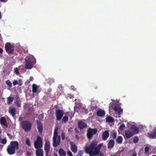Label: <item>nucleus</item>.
Here are the masks:
<instances>
[{"instance_id": "nucleus-19", "label": "nucleus", "mask_w": 156, "mask_h": 156, "mask_svg": "<svg viewBox=\"0 0 156 156\" xmlns=\"http://www.w3.org/2000/svg\"><path fill=\"white\" fill-rule=\"evenodd\" d=\"M130 129L132 131V133H134V135L138 133L139 128L137 127L132 126L131 127Z\"/></svg>"}, {"instance_id": "nucleus-17", "label": "nucleus", "mask_w": 156, "mask_h": 156, "mask_svg": "<svg viewBox=\"0 0 156 156\" xmlns=\"http://www.w3.org/2000/svg\"><path fill=\"white\" fill-rule=\"evenodd\" d=\"M16 111V109L15 108L10 107L9 108V112L13 117L15 115Z\"/></svg>"}, {"instance_id": "nucleus-45", "label": "nucleus", "mask_w": 156, "mask_h": 156, "mask_svg": "<svg viewBox=\"0 0 156 156\" xmlns=\"http://www.w3.org/2000/svg\"><path fill=\"white\" fill-rule=\"evenodd\" d=\"M71 88L72 90L74 91L76 90V88L74 86H71Z\"/></svg>"}, {"instance_id": "nucleus-53", "label": "nucleus", "mask_w": 156, "mask_h": 156, "mask_svg": "<svg viewBox=\"0 0 156 156\" xmlns=\"http://www.w3.org/2000/svg\"><path fill=\"white\" fill-rule=\"evenodd\" d=\"M30 80H31V81H32L33 80V77H31V76L30 77Z\"/></svg>"}, {"instance_id": "nucleus-23", "label": "nucleus", "mask_w": 156, "mask_h": 156, "mask_svg": "<svg viewBox=\"0 0 156 156\" xmlns=\"http://www.w3.org/2000/svg\"><path fill=\"white\" fill-rule=\"evenodd\" d=\"M58 154L60 156H65L66 153L63 149L60 148L59 150Z\"/></svg>"}, {"instance_id": "nucleus-43", "label": "nucleus", "mask_w": 156, "mask_h": 156, "mask_svg": "<svg viewBox=\"0 0 156 156\" xmlns=\"http://www.w3.org/2000/svg\"><path fill=\"white\" fill-rule=\"evenodd\" d=\"M67 153L68 155H69V156H73L72 153L69 151H67Z\"/></svg>"}, {"instance_id": "nucleus-47", "label": "nucleus", "mask_w": 156, "mask_h": 156, "mask_svg": "<svg viewBox=\"0 0 156 156\" xmlns=\"http://www.w3.org/2000/svg\"><path fill=\"white\" fill-rule=\"evenodd\" d=\"M26 154L27 156H30L31 154V153L29 151H27V152Z\"/></svg>"}, {"instance_id": "nucleus-3", "label": "nucleus", "mask_w": 156, "mask_h": 156, "mask_svg": "<svg viewBox=\"0 0 156 156\" xmlns=\"http://www.w3.org/2000/svg\"><path fill=\"white\" fill-rule=\"evenodd\" d=\"M58 127L55 128L54 135L53 137V146L54 147H56L59 145L60 143L61 138L59 135H58Z\"/></svg>"}, {"instance_id": "nucleus-44", "label": "nucleus", "mask_w": 156, "mask_h": 156, "mask_svg": "<svg viewBox=\"0 0 156 156\" xmlns=\"http://www.w3.org/2000/svg\"><path fill=\"white\" fill-rule=\"evenodd\" d=\"M18 83V81L16 80H14L13 82V85L14 86H15L16 85H17V84Z\"/></svg>"}, {"instance_id": "nucleus-39", "label": "nucleus", "mask_w": 156, "mask_h": 156, "mask_svg": "<svg viewBox=\"0 0 156 156\" xmlns=\"http://www.w3.org/2000/svg\"><path fill=\"white\" fill-rule=\"evenodd\" d=\"M117 134L115 132L113 133L112 135V137L113 139H115L116 137Z\"/></svg>"}, {"instance_id": "nucleus-21", "label": "nucleus", "mask_w": 156, "mask_h": 156, "mask_svg": "<svg viewBox=\"0 0 156 156\" xmlns=\"http://www.w3.org/2000/svg\"><path fill=\"white\" fill-rule=\"evenodd\" d=\"M115 142L113 140H110L108 144V149H112L114 145Z\"/></svg>"}, {"instance_id": "nucleus-46", "label": "nucleus", "mask_w": 156, "mask_h": 156, "mask_svg": "<svg viewBox=\"0 0 156 156\" xmlns=\"http://www.w3.org/2000/svg\"><path fill=\"white\" fill-rule=\"evenodd\" d=\"M20 102V99L19 97H17L16 100V103L18 102Z\"/></svg>"}, {"instance_id": "nucleus-13", "label": "nucleus", "mask_w": 156, "mask_h": 156, "mask_svg": "<svg viewBox=\"0 0 156 156\" xmlns=\"http://www.w3.org/2000/svg\"><path fill=\"white\" fill-rule=\"evenodd\" d=\"M113 109H114L115 112L119 115H121L122 113V109L121 108L118 107L116 105H115L114 107L113 108Z\"/></svg>"}, {"instance_id": "nucleus-26", "label": "nucleus", "mask_w": 156, "mask_h": 156, "mask_svg": "<svg viewBox=\"0 0 156 156\" xmlns=\"http://www.w3.org/2000/svg\"><path fill=\"white\" fill-rule=\"evenodd\" d=\"M122 141L123 138L121 136H119L116 140V142L119 144H122Z\"/></svg>"}, {"instance_id": "nucleus-6", "label": "nucleus", "mask_w": 156, "mask_h": 156, "mask_svg": "<svg viewBox=\"0 0 156 156\" xmlns=\"http://www.w3.org/2000/svg\"><path fill=\"white\" fill-rule=\"evenodd\" d=\"M5 50L8 54H12L14 51V47L12 44L9 43H7L5 47Z\"/></svg>"}, {"instance_id": "nucleus-22", "label": "nucleus", "mask_w": 156, "mask_h": 156, "mask_svg": "<svg viewBox=\"0 0 156 156\" xmlns=\"http://www.w3.org/2000/svg\"><path fill=\"white\" fill-rule=\"evenodd\" d=\"M105 112L104 111L100 109L97 112V115L99 117H103L105 115Z\"/></svg>"}, {"instance_id": "nucleus-1", "label": "nucleus", "mask_w": 156, "mask_h": 156, "mask_svg": "<svg viewBox=\"0 0 156 156\" xmlns=\"http://www.w3.org/2000/svg\"><path fill=\"white\" fill-rule=\"evenodd\" d=\"M97 144L96 142L93 141L88 147L85 148L86 153L89 154L90 156H96L98 155L102 145L100 144L97 146Z\"/></svg>"}, {"instance_id": "nucleus-27", "label": "nucleus", "mask_w": 156, "mask_h": 156, "mask_svg": "<svg viewBox=\"0 0 156 156\" xmlns=\"http://www.w3.org/2000/svg\"><path fill=\"white\" fill-rule=\"evenodd\" d=\"M38 87L36 84H33L32 85V92L34 93H36Z\"/></svg>"}, {"instance_id": "nucleus-58", "label": "nucleus", "mask_w": 156, "mask_h": 156, "mask_svg": "<svg viewBox=\"0 0 156 156\" xmlns=\"http://www.w3.org/2000/svg\"><path fill=\"white\" fill-rule=\"evenodd\" d=\"M151 156H156V155H152Z\"/></svg>"}, {"instance_id": "nucleus-4", "label": "nucleus", "mask_w": 156, "mask_h": 156, "mask_svg": "<svg viewBox=\"0 0 156 156\" xmlns=\"http://www.w3.org/2000/svg\"><path fill=\"white\" fill-rule=\"evenodd\" d=\"M25 61V68L27 69H31L36 63L35 59L32 55L27 56Z\"/></svg>"}, {"instance_id": "nucleus-42", "label": "nucleus", "mask_w": 156, "mask_h": 156, "mask_svg": "<svg viewBox=\"0 0 156 156\" xmlns=\"http://www.w3.org/2000/svg\"><path fill=\"white\" fill-rule=\"evenodd\" d=\"M16 106L18 107H20L21 106L20 102H18L16 103Z\"/></svg>"}, {"instance_id": "nucleus-41", "label": "nucleus", "mask_w": 156, "mask_h": 156, "mask_svg": "<svg viewBox=\"0 0 156 156\" xmlns=\"http://www.w3.org/2000/svg\"><path fill=\"white\" fill-rule=\"evenodd\" d=\"M61 137L62 140H64L65 139V136L64 132H62L61 133Z\"/></svg>"}, {"instance_id": "nucleus-10", "label": "nucleus", "mask_w": 156, "mask_h": 156, "mask_svg": "<svg viewBox=\"0 0 156 156\" xmlns=\"http://www.w3.org/2000/svg\"><path fill=\"white\" fill-rule=\"evenodd\" d=\"M50 143L48 141H46L44 147V150L46 152V155H48L50 151Z\"/></svg>"}, {"instance_id": "nucleus-29", "label": "nucleus", "mask_w": 156, "mask_h": 156, "mask_svg": "<svg viewBox=\"0 0 156 156\" xmlns=\"http://www.w3.org/2000/svg\"><path fill=\"white\" fill-rule=\"evenodd\" d=\"M0 142L4 144H6L7 141L6 139L0 138Z\"/></svg>"}, {"instance_id": "nucleus-59", "label": "nucleus", "mask_w": 156, "mask_h": 156, "mask_svg": "<svg viewBox=\"0 0 156 156\" xmlns=\"http://www.w3.org/2000/svg\"><path fill=\"white\" fill-rule=\"evenodd\" d=\"M19 85L20 86H21V83L19 84Z\"/></svg>"}, {"instance_id": "nucleus-14", "label": "nucleus", "mask_w": 156, "mask_h": 156, "mask_svg": "<svg viewBox=\"0 0 156 156\" xmlns=\"http://www.w3.org/2000/svg\"><path fill=\"white\" fill-rule=\"evenodd\" d=\"M36 122L37 126V129L39 132L40 133H42L43 130V125L42 123L38 120H37Z\"/></svg>"}, {"instance_id": "nucleus-32", "label": "nucleus", "mask_w": 156, "mask_h": 156, "mask_svg": "<svg viewBox=\"0 0 156 156\" xmlns=\"http://www.w3.org/2000/svg\"><path fill=\"white\" fill-rule=\"evenodd\" d=\"M139 141V139L138 137L136 136H135L133 140V142L134 143H136Z\"/></svg>"}, {"instance_id": "nucleus-30", "label": "nucleus", "mask_w": 156, "mask_h": 156, "mask_svg": "<svg viewBox=\"0 0 156 156\" xmlns=\"http://www.w3.org/2000/svg\"><path fill=\"white\" fill-rule=\"evenodd\" d=\"M6 84L8 86L10 87H12V84L11 81L9 80H7L6 81Z\"/></svg>"}, {"instance_id": "nucleus-31", "label": "nucleus", "mask_w": 156, "mask_h": 156, "mask_svg": "<svg viewBox=\"0 0 156 156\" xmlns=\"http://www.w3.org/2000/svg\"><path fill=\"white\" fill-rule=\"evenodd\" d=\"M68 117L67 116H64L62 119V121L66 123L68 120Z\"/></svg>"}, {"instance_id": "nucleus-48", "label": "nucleus", "mask_w": 156, "mask_h": 156, "mask_svg": "<svg viewBox=\"0 0 156 156\" xmlns=\"http://www.w3.org/2000/svg\"><path fill=\"white\" fill-rule=\"evenodd\" d=\"M52 91V89L51 88H50L48 90V93L51 92Z\"/></svg>"}, {"instance_id": "nucleus-52", "label": "nucleus", "mask_w": 156, "mask_h": 156, "mask_svg": "<svg viewBox=\"0 0 156 156\" xmlns=\"http://www.w3.org/2000/svg\"><path fill=\"white\" fill-rule=\"evenodd\" d=\"M3 50L0 48V54H2L3 52Z\"/></svg>"}, {"instance_id": "nucleus-11", "label": "nucleus", "mask_w": 156, "mask_h": 156, "mask_svg": "<svg viewBox=\"0 0 156 156\" xmlns=\"http://www.w3.org/2000/svg\"><path fill=\"white\" fill-rule=\"evenodd\" d=\"M78 128L80 130L83 129L84 128L87 127V124L83 122L82 120L79 121L77 123Z\"/></svg>"}, {"instance_id": "nucleus-25", "label": "nucleus", "mask_w": 156, "mask_h": 156, "mask_svg": "<svg viewBox=\"0 0 156 156\" xmlns=\"http://www.w3.org/2000/svg\"><path fill=\"white\" fill-rule=\"evenodd\" d=\"M106 121L107 122L112 123L114 121V119L110 116H108L106 118Z\"/></svg>"}, {"instance_id": "nucleus-18", "label": "nucleus", "mask_w": 156, "mask_h": 156, "mask_svg": "<svg viewBox=\"0 0 156 156\" xmlns=\"http://www.w3.org/2000/svg\"><path fill=\"white\" fill-rule=\"evenodd\" d=\"M0 122L1 124L5 126L6 128L8 126V124L7 123L6 119L4 117H2L0 118Z\"/></svg>"}, {"instance_id": "nucleus-20", "label": "nucleus", "mask_w": 156, "mask_h": 156, "mask_svg": "<svg viewBox=\"0 0 156 156\" xmlns=\"http://www.w3.org/2000/svg\"><path fill=\"white\" fill-rule=\"evenodd\" d=\"M36 156H43V151L42 149H38L36 151Z\"/></svg>"}, {"instance_id": "nucleus-24", "label": "nucleus", "mask_w": 156, "mask_h": 156, "mask_svg": "<svg viewBox=\"0 0 156 156\" xmlns=\"http://www.w3.org/2000/svg\"><path fill=\"white\" fill-rule=\"evenodd\" d=\"M148 137L151 139H154L156 137V131H154L153 133H148Z\"/></svg>"}, {"instance_id": "nucleus-54", "label": "nucleus", "mask_w": 156, "mask_h": 156, "mask_svg": "<svg viewBox=\"0 0 156 156\" xmlns=\"http://www.w3.org/2000/svg\"><path fill=\"white\" fill-rule=\"evenodd\" d=\"M137 154L136 153H134L132 156H136Z\"/></svg>"}, {"instance_id": "nucleus-57", "label": "nucleus", "mask_w": 156, "mask_h": 156, "mask_svg": "<svg viewBox=\"0 0 156 156\" xmlns=\"http://www.w3.org/2000/svg\"><path fill=\"white\" fill-rule=\"evenodd\" d=\"M55 156H58L57 154H55Z\"/></svg>"}, {"instance_id": "nucleus-9", "label": "nucleus", "mask_w": 156, "mask_h": 156, "mask_svg": "<svg viewBox=\"0 0 156 156\" xmlns=\"http://www.w3.org/2000/svg\"><path fill=\"white\" fill-rule=\"evenodd\" d=\"M55 113L56 120L59 121L62 117L64 114V112L62 110L58 109L55 110Z\"/></svg>"}, {"instance_id": "nucleus-12", "label": "nucleus", "mask_w": 156, "mask_h": 156, "mask_svg": "<svg viewBox=\"0 0 156 156\" xmlns=\"http://www.w3.org/2000/svg\"><path fill=\"white\" fill-rule=\"evenodd\" d=\"M134 135L130 129L126 130L125 131V138L128 139Z\"/></svg>"}, {"instance_id": "nucleus-33", "label": "nucleus", "mask_w": 156, "mask_h": 156, "mask_svg": "<svg viewBox=\"0 0 156 156\" xmlns=\"http://www.w3.org/2000/svg\"><path fill=\"white\" fill-rule=\"evenodd\" d=\"M26 144L28 146H30L31 145V144L28 138H27L26 140Z\"/></svg>"}, {"instance_id": "nucleus-36", "label": "nucleus", "mask_w": 156, "mask_h": 156, "mask_svg": "<svg viewBox=\"0 0 156 156\" xmlns=\"http://www.w3.org/2000/svg\"><path fill=\"white\" fill-rule=\"evenodd\" d=\"M48 80V82L50 83V85L51 84V83H54L55 81L54 79H49Z\"/></svg>"}, {"instance_id": "nucleus-35", "label": "nucleus", "mask_w": 156, "mask_h": 156, "mask_svg": "<svg viewBox=\"0 0 156 156\" xmlns=\"http://www.w3.org/2000/svg\"><path fill=\"white\" fill-rule=\"evenodd\" d=\"M83 153V151L81 150L78 151L77 156H82Z\"/></svg>"}, {"instance_id": "nucleus-15", "label": "nucleus", "mask_w": 156, "mask_h": 156, "mask_svg": "<svg viewBox=\"0 0 156 156\" xmlns=\"http://www.w3.org/2000/svg\"><path fill=\"white\" fill-rule=\"evenodd\" d=\"M71 150L73 152L76 153L77 151V147L76 145L73 142L70 143Z\"/></svg>"}, {"instance_id": "nucleus-2", "label": "nucleus", "mask_w": 156, "mask_h": 156, "mask_svg": "<svg viewBox=\"0 0 156 156\" xmlns=\"http://www.w3.org/2000/svg\"><path fill=\"white\" fill-rule=\"evenodd\" d=\"M19 143L17 141H11L7 148V151L9 154L12 155L15 154L16 150L19 149Z\"/></svg>"}, {"instance_id": "nucleus-34", "label": "nucleus", "mask_w": 156, "mask_h": 156, "mask_svg": "<svg viewBox=\"0 0 156 156\" xmlns=\"http://www.w3.org/2000/svg\"><path fill=\"white\" fill-rule=\"evenodd\" d=\"M149 147H145L144 150H145V153L147 154L149 153Z\"/></svg>"}, {"instance_id": "nucleus-56", "label": "nucleus", "mask_w": 156, "mask_h": 156, "mask_svg": "<svg viewBox=\"0 0 156 156\" xmlns=\"http://www.w3.org/2000/svg\"><path fill=\"white\" fill-rule=\"evenodd\" d=\"M75 137L77 139H78L79 138V137L77 135H76L75 136Z\"/></svg>"}, {"instance_id": "nucleus-40", "label": "nucleus", "mask_w": 156, "mask_h": 156, "mask_svg": "<svg viewBox=\"0 0 156 156\" xmlns=\"http://www.w3.org/2000/svg\"><path fill=\"white\" fill-rule=\"evenodd\" d=\"M125 127V125L124 124H122V125H121L119 127V129H120V130H122Z\"/></svg>"}, {"instance_id": "nucleus-55", "label": "nucleus", "mask_w": 156, "mask_h": 156, "mask_svg": "<svg viewBox=\"0 0 156 156\" xmlns=\"http://www.w3.org/2000/svg\"><path fill=\"white\" fill-rule=\"evenodd\" d=\"M94 88L95 89H96L97 88V87L95 85H94Z\"/></svg>"}, {"instance_id": "nucleus-8", "label": "nucleus", "mask_w": 156, "mask_h": 156, "mask_svg": "<svg viewBox=\"0 0 156 156\" xmlns=\"http://www.w3.org/2000/svg\"><path fill=\"white\" fill-rule=\"evenodd\" d=\"M34 147L35 149H39L42 147L43 142L41 138L39 136H37V140L34 143Z\"/></svg>"}, {"instance_id": "nucleus-28", "label": "nucleus", "mask_w": 156, "mask_h": 156, "mask_svg": "<svg viewBox=\"0 0 156 156\" xmlns=\"http://www.w3.org/2000/svg\"><path fill=\"white\" fill-rule=\"evenodd\" d=\"M14 100L13 97H9L7 98V103L8 104H10Z\"/></svg>"}, {"instance_id": "nucleus-49", "label": "nucleus", "mask_w": 156, "mask_h": 156, "mask_svg": "<svg viewBox=\"0 0 156 156\" xmlns=\"http://www.w3.org/2000/svg\"><path fill=\"white\" fill-rule=\"evenodd\" d=\"M74 130H75V132L76 133H79V131H78V130L76 128H75V129H74Z\"/></svg>"}, {"instance_id": "nucleus-5", "label": "nucleus", "mask_w": 156, "mask_h": 156, "mask_svg": "<svg viewBox=\"0 0 156 156\" xmlns=\"http://www.w3.org/2000/svg\"><path fill=\"white\" fill-rule=\"evenodd\" d=\"M20 124L22 129L25 132L30 131L32 128V123L29 121L27 120L22 121L20 122Z\"/></svg>"}, {"instance_id": "nucleus-16", "label": "nucleus", "mask_w": 156, "mask_h": 156, "mask_svg": "<svg viewBox=\"0 0 156 156\" xmlns=\"http://www.w3.org/2000/svg\"><path fill=\"white\" fill-rule=\"evenodd\" d=\"M102 138L103 140H106L107 139V138L109 136V133H108V131L107 130H105L102 133Z\"/></svg>"}, {"instance_id": "nucleus-51", "label": "nucleus", "mask_w": 156, "mask_h": 156, "mask_svg": "<svg viewBox=\"0 0 156 156\" xmlns=\"http://www.w3.org/2000/svg\"><path fill=\"white\" fill-rule=\"evenodd\" d=\"M8 0H0V1L2 2H6Z\"/></svg>"}, {"instance_id": "nucleus-38", "label": "nucleus", "mask_w": 156, "mask_h": 156, "mask_svg": "<svg viewBox=\"0 0 156 156\" xmlns=\"http://www.w3.org/2000/svg\"><path fill=\"white\" fill-rule=\"evenodd\" d=\"M7 135L8 136L9 139H13L14 138V136H13V135H11L9 133H7Z\"/></svg>"}, {"instance_id": "nucleus-37", "label": "nucleus", "mask_w": 156, "mask_h": 156, "mask_svg": "<svg viewBox=\"0 0 156 156\" xmlns=\"http://www.w3.org/2000/svg\"><path fill=\"white\" fill-rule=\"evenodd\" d=\"M14 72L17 75H18L19 74V69L16 68L14 69Z\"/></svg>"}, {"instance_id": "nucleus-7", "label": "nucleus", "mask_w": 156, "mask_h": 156, "mask_svg": "<svg viewBox=\"0 0 156 156\" xmlns=\"http://www.w3.org/2000/svg\"><path fill=\"white\" fill-rule=\"evenodd\" d=\"M87 136L88 139L90 140L92 138L94 135L96 134L97 132L96 129H91L90 128L87 130Z\"/></svg>"}, {"instance_id": "nucleus-50", "label": "nucleus", "mask_w": 156, "mask_h": 156, "mask_svg": "<svg viewBox=\"0 0 156 156\" xmlns=\"http://www.w3.org/2000/svg\"><path fill=\"white\" fill-rule=\"evenodd\" d=\"M98 156H104V154L102 153H100Z\"/></svg>"}]
</instances>
